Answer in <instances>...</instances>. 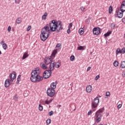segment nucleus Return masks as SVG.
<instances>
[{
  "instance_id": "52",
  "label": "nucleus",
  "mask_w": 125,
  "mask_h": 125,
  "mask_svg": "<svg viewBox=\"0 0 125 125\" xmlns=\"http://www.w3.org/2000/svg\"><path fill=\"white\" fill-rule=\"evenodd\" d=\"M0 54H1V51L0 50Z\"/></svg>"
},
{
  "instance_id": "51",
  "label": "nucleus",
  "mask_w": 125,
  "mask_h": 125,
  "mask_svg": "<svg viewBox=\"0 0 125 125\" xmlns=\"http://www.w3.org/2000/svg\"><path fill=\"white\" fill-rule=\"evenodd\" d=\"M123 75H124V76H125V72H123Z\"/></svg>"
},
{
  "instance_id": "31",
  "label": "nucleus",
  "mask_w": 125,
  "mask_h": 125,
  "mask_svg": "<svg viewBox=\"0 0 125 125\" xmlns=\"http://www.w3.org/2000/svg\"><path fill=\"white\" fill-rule=\"evenodd\" d=\"M78 50H84V47L83 46H80L78 47Z\"/></svg>"
},
{
  "instance_id": "10",
  "label": "nucleus",
  "mask_w": 125,
  "mask_h": 125,
  "mask_svg": "<svg viewBox=\"0 0 125 125\" xmlns=\"http://www.w3.org/2000/svg\"><path fill=\"white\" fill-rule=\"evenodd\" d=\"M93 33L94 35H99L100 34V28L99 27H95L93 29Z\"/></svg>"
},
{
  "instance_id": "40",
  "label": "nucleus",
  "mask_w": 125,
  "mask_h": 125,
  "mask_svg": "<svg viewBox=\"0 0 125 125\" xmlns=\"http://www.w3.org/2000/svg\"><path fill=\"white\" fill-rule=\"evenodd\" d=\"M14 100H15V101H17V100H18V97H17V96H15Z\"/></svg>"
},
{
  "instance_id": "2",
  "label": "nucleus",
  "mask_w": 125,
  "mask_h": 125,
  "mask_svg": "<svg viewBox=\"0 0 125 125\" xmlns=\"http://www.w3.org/2000/svg\"><path fill=\"white\" fill-rule=\"evenodd\" d=\"M41 74V70L39 67L35 68L31 72V76L30 77V81L32 83H39L43 80L42 76L40 75Z\"/></svg>"
},
{
  "instance_id": "42",
  "label": "nucleus",
  "mask_w": 125,
  "mask_h": 125,
  "mask_svg": "<svg viewBox=\"0 0 125 125\" xmlns=\"http://www.w3.org/2000/svg\"><path fill=\"white\" fill-rule=\"evenodd\" d=\"M67 34H71V29L68 28L67 30Z\"/></svg>"
},
{
  "instance_id": "36",
  "label": "nucleus",
  "mask_w": 125,
  "mask_h": 125,
  "mask_svg": "<svg viewBox=\"0 0 125 125\" xmlns=\"http://www.w3.org/2000/svg\"><path fill=\"white\" fill-rule=\"evenodd\" d=\"M75 60V56H71L70 57V61H74V60Z\"/></svg>"
},
{
  "instance_id": "38",
  "label": "nucleus",
  "mask_w": 125,
  "mask_h": 125,
  "mask_svg": "<svg viewBox=\"0 0 125 125\" xmlns=\"http://www.w3.org/2000/svg\"><path fill=\"white\" fill-rule=\"evenodd\" d=\"M53 114H54V113L53 112V111H51L49 112L48 115H49V116H52V115H53Z\"/></svg>"
},
{
  "instance_id": "34",
  "label": "nucleus",
  "mask_w": 125,
  "mask_h": 125,
  "mask_svg": "<svg viewBox=\"0 0 125 125\" xmlns=\"http://www.w3.org/2000/svg\"><path fill=\"white\" fill-rule=\"evenodd\" d=\"M73 27V23H70L68 25V29H71Z\"/></svg>"
},
{
  "instance_id": "18",
  "label": "nucleus",
  "mask_w": 125,
  "mask_h": 125,
  "mask_svg": "<svg viewBox=\"0 0 125 125\" xmlns=\"http://www.w3.org/2000/svg\"><path fill=\"white\" fill-rule=\"evenodd\" d=\"M56 83H52L51 84V88L52 89H55V88H56Z\"/></svg>"
},
{
  "instance_id": "9",
  "label": "nucleus",
  "mask_w": 125,
  "mask_h": 125,
  "mask_svg": "<svg viewBox=\"0 0 125 125\" xmlns=\"http://www.w3.org/2000/svg\"><path fill=\"white\" fill-rule=\"evenodd\" d=\"M116 55H119L120 54H125V48H123L122 49L120 48H117L116 51Z\"/></svg>"
},
{
  "instance_id": "20",
  "label": "nucleus",
  "mask_w": 125,
  "mask_h": 125,
  "mask_svg": "<svg viewBox=\"0 0 125 125\" xmlns=\"http://www.w3.org/2000/svg\"><path fill=\"white\" fill-rule=\"evenodd\" d=\"M120 68L121 69H125V62L122 61L120 65Z\"/></svg>"
},
{
  "instance_id": "15",
  "label": "nucleus",
  "mask_w": 125,
  "mask_h": 125,
  "mask_svg": "<svg viewBox=\"0 0 125 125\" xmlns=\"http://www.w3.org/2000/svg\"><path fill=\"white\" fill-rule=\"evenodd\" d=\"M47 65L48 64H46L45 63H41L40 64V66L41 68L43 69V70H46L47 69Z\"/></svg>"
},
{
  "instance_id": "39",
  "label": "nucleus",
  "mask_w": 125,
  "mask_h": 125,
  "mask_svg": "<svg viewBox=\"0 0 125 125\" xmlns=\"http://www.w3.org/2000/svg\"><path fill=\"white\" fill-rule=\"evenodd\" d=\"M60 46H61V44L59 43H58L56 45V47H57L58 49H60Z\"/></svg>"
},
{
  "instance_id": "23",
  "label": "nucleus",
  "mask_w": 125,
  "mask_h": 125,
  "mask_svg": "<svg viewBox=\"0 0 125 125\" xmlns=\"http://www.w3.org/2000/svg\"><path fill=\"white\" fill-rule=\"evenodd\" d=\"M84 30L83 28H80L79 30V33L80 35H83Z\"/></svg>"
},
{
  "instance_id": "41",
  "label": "nucleus",
  "mask_w": 125,
  "mask_h": 125,
  "mask_svg": "<svg viewBox=\"0 0 125 125\" xmlns=\"http://www.w3.org/2000/svg\"><path fill=\"white\" fill-rule=\"evenodd\" d=\"M15 3L19 4L20 3V0H15Z\"/></svg>"
},
{
  "instance_id": "11",
  "label": "nucleus",
  "mask_w": 125,
  "mask_h": 125,
  "mask_svg": "<svg viewBox=\"0 0 125 125\" xmlns=\"http://www.w3.org/2000/svg\"><path fill=\"white\" fill-rule=\"evenodd\" d=\"M124 12H119V11H116L115 16V17H118V18H123V15Z\"/></svg>"
},
{
  "instance_id": "26",
  "label": "nucleus",
  "mask_w": 125,
  "mask_h": 125,
  "mask_svg": "<svg viewBox=\"0 0 125 125\" xmlns=\"http://www.w3.org/2000/svg\"><path fill=\"white\" fill-rule=\"evenodd\" d=\"M2 46L4 50H6V49L7 48V44L6 43H3L2 45Z\"/></svg>"
},
{
  "instance_id": "32",
  "label": "nucleus",
  "mask_w": 125,
  "mask_h": 125,
  "mask_svg": "<svg viewBox=\"0 0 125 125\" xmlns=\"http://www.w3.org/2000/svg\"><path fill=\"white\" fill-rule=\"evenodd\" d=\"M39 111H42V110H43V107H42V105L41 104L39 105Z\"/></svg>"
},
{
  "instance_id": "7",
  "label": "nucleus",
  "mask_w": 125,
  "mask_h": 125,
  "mask_svg": "<svg viewBox=\"0 0 125 125\" xmlns=\"http://www.w3.org/2000/svg\"><path fill=\"white\" fill-rule=\"evenodd\" d=\"M99 104V98L96 97L94 99V101L92 102V108H96Z\"/></svg>"
},
{
  "instance_id": "14",
  "label": "nucleus",
  "mask_w": 125,
  "mask_h": 125,
  "mask_svg": "<svg viewBox=\"0 0 125 125\" xmlns=\"http://www.w3.org/2000/svg\"><path fill=\"white\" fill-rule=\"evenodd\" d=\"M86 91L88 92V93H90L92 91V86L91 85H88L86 87Z\"/></svg>"
},
{
  "instance_id": "45",
  "label": "nucleus",
  "mask_w": 125,
  "mask_h": 125,
  "mask_svg": "<svg viewBox=\"0 0 125 125\" xmlns=\"http://www.w3.org/2000/svg\"><path fill=\"white\" fill-rule=\"evenodd\" d=\"M90 69H91V67L90 66L88 67L87 68V72H89V71H90Z\"/></svg>"
},
{
  "instance_id": "35",
  "label": "nucleus",
  "mask_w": 125,
  "mask_h": 125,
  "mask_svg": "<svg viewBox=\"0 0 125 125\" xmlns=\"http://www.w3.org/2000/svg\"><path fill=\"white\" fill-rule=\"evenodd\" d=\"M31 29H32V26H31V25H28V26H27V31L28 32H29V31H30V30H31Z\"/></svg>"
},
{
  "instance_id": "1",
  "label": "nucleus",
  "mask_w": 125,
  "mask_h": 125,
  "mask_svg": "<svg viewBox=\"0 0 125 125\" xmlns=\"http://www.w3.org/2000/svg\"><path fill=\"white\" fill-rule=\"evenodd\" d=\"M61 30H63L62 22L60 21H57L53 20L49 23V25H46L42 29L40 38L42 41L44 42V41L47 40L50 31L52 32L56 31L58 33L60 32Z\"/></svg>"
},
{
  "instance_id": "25",
  "label": "nucleus",
  "mask_w": 125,
  "mask_h": 125,
  "mask_svg": "<svg viewBox=\"0 0 125 125\" xmlns=\"http://www.w3.org/2000/svg\"><path fill=\"white\" fill-rule=\"evenodd\" d=\"M29 56V54H28V53H25L22 57V59H26V58H27V57H28Z\"/></svg>"
},
{
  "instance_id": "37",
  "label": "nucleus",
  "mask_w": 125,
  "mask_h": 125,
  "mask_svg": "<svg viewBox=\"0 0 125 125\" xmlns=\"http://www.w3.org/2000/svg\"><path fill=\"white\" fill-rule=\"evenodd\" d=\"M7 31L9 32V33H10V31H11V26H9L8 27Z\"/></svg>"
},
{
  "instance_id": "46",
  "label": "nucleus",
  "mask_w": 125,
  "mask_h": 125,
  "mask_svg": "<svg viewBox=\"0 0 125 125\" xmlns=\"http://www.w3.org/2000/svg\"><path fill=\"white\" fill-rule=\"evenodd\" d=\"M106 96H110V92H106Z\"/></svg>"
},
{
  "instance_id": "49",
  "label": "nucleus",
  "mask_w": 125,
  "mask_h": 125,
  "mask_svg": "<svg viewBox=\"0 0 125 125\" xmlns=\"http://www.w3.org/2000/svg\"><path fill=\"white\" fill-rule=\"evenodd\" d=\"M91 114V110H89L88 112V115L89 116Z\"/></svg>"
},
{
  "instance_id": "50",
  "label": "nucleus",
  "mask_w": 125,
  "mask_h": 125,
  "mask_svg": "<svg viewBox=\"0 0 125 125\" xmlns=\"http://www.w3.org/2000/svg\"><path fill=\"white\" fill-rule=\"evenodd\" d=\"M122 22H123V23H125V18L122 19Z\"/></svg>"
},
{
  "instance_id": "13",
  "label": "nucleus",
  "mask_w": 125,
  "mask_h": 125,
  "mask_svg": "<svg viewBox=\"0 0 125 125\" xmlns=\"http://www.w3.org/2000/svg\"><path fill=\"white\" fill-rule=\"evenodd\" d=\"M120 10L122 12H125V1H123L121 5Z\"/></svg>"
},
{
  "instance_id": "48",
  "label": "nucleus",
  "mask_w": 125,
  "mask_h": 125,
  "mask_svg": "<svg viewBox=\"0 0 125 125\" xmlns=\"http://www.w3.org/2000/svg\"><path fill=\"white\" fill-rule=\"evenodd\" d=\"M3 43H4V41L2 40L0 42V44H1L2 45L3 44Z\"/></svg>"
},
{
  "instance_id": "22",
  "label": "nucleus",
  "mask_w": 125,
  "mask_h": 125,
  "mask_svg": "<svg viewBox=\"0 0 125 125\" xmlns=\"http://www.w3.org/2000/svg\"><path fill=\"white\" fill-rule=\"evenodd\" d=\"M112 34V31H109L106 33L104 34V36L105 38H107V37H109L110 35Z\"/></svg>"
},
{
  "instance_id": "17",
  "label": "nucleus",
  "mask_w": 125,
  "mask_h": 125,
  "mask_svg": "<svg viewBox=\"0 0 125 125\" xmlns=\"http://www.w3.org/2000/svg\"><path fill=\"white\" fill-rule=\"evenodd\" d=\"M56 53H57V50H54L50 57L52 58L53 59H54V58H55V55H56Z\"/></svg>"
},
{
  "instance_id": "4",
  "label": "nucleus",
  "mask_w": 125,
  "mask_h": 125,
  "mask_svg": "<svg viewBox=\"0 0 125 125\" xmlns=\"http://www.w3.org/2000/svg\"><path fill=\"white\" fill-rule=\"evenodd\" d=\"M103 110V108H101L96 112L95 120H96V123H99L100 121H101Z\"/></svg>"
},
{
  "instance_id": "28",
  "label": "nucleus",
  "mask_w": 125,
  "mask_h": 125,
  "mask_svg": "<svg viewBox=\"0 0 125 125\" xmlns=\"http://www.w3.org/2000/svg\"><path fill=\"white\" fill-rule=\"evenodd\" d=\"M21 75H20L18 76L17 83H19V82L21 81Z\"/></svg>"
},
{
  "instance_id": "24",
  "label": "nucleus",
  "mask_w": 125,
  "mask_h": 125,
  "mask_svg": "<svg viewBox=\"0 0 125 125\" xmlns=\"http://www.w3.org/2000/svg\"><path fill=\"white\" fill-rule=\"evenodd\" d=\"M47 17V13L45 12L42 16V20H45Z\"/></svg>"
},
{
  "instance_id": "6",
  "label": "nucleus",
  "mask_w": 125,
  "mask_h": 125,
  "mask_svg": "<svg viewBox=\"0 0 125 125\" xmlns=\"http://www.w3.org/2000/svg\"><path fill=\"white\" fill-rule=\"evenodd\" d=\"M54 61V59L52 58L51 56H49L45 58L44 60V62L46 65H49L50 64L52 61Z\"/></svg>"
},
{
  "instance_id": "27",
  "label": "nucleus",
  "mask_w": 125,
  "mask_h": 125,
  "mask_svg": "<svg viewBox=\"0 0 125 125\" xmlns=\"http://www.w3.org/2000/svg\"><path fill=\"white\" fill-rule=\"evenodd\" d=\"M113 65L115 67H118V66H119V62L117 61H115L113 62Z\"/></svg>"
},
{
  "instance_id": "21",
  "label": "nucleus",
  "mask_w": 125,
  "mask_h": 125,
  "mask_svg": "<svg viewBox=\"0 0 125 125\" xmlns=\"http://www.w3.org/2000/svg\"><path fill=\"white\" fill-rule=\"evenodd\" d=\"M21 22H22V18L21 17H19L17 19L16 23H17V24H20Z\"/></svg>"
},
{
  "instance_id": "12",
  "label": "nucleus",
  "mask_w": 125,
  "mask_h": 125,
  "mask_svg": "<svg viewBox=\"0 0 125 125\" xmlns=\"http://www.w3.org/2000/svg\"><path fill=\"white\" fill-rule=\"evenodd\" d=\"M55 67V61H52L50 63L49 69L50 71H53L54 70V67Z\"/></svg>"
},
{
  "instance_id": "19",
  "label": "nucleus",
  "mask_w": 125,
  "mask_h": 125,
  "mask_svg": "<svg viewBox=\"0 0 125 125\" xmlns=\"http://www.w3.org/2000/svg\"><path fill=\"white\" fill-rule=\"evenodd\" d=\"M52 102V100H49V98H47L45 101V104H48Z\"/></svg>"
},
{
  "instance_id": "3",
  "label": "nucleus",
  "mask_w": 125,
  "mask_h": 125,
  "mask_svg": "<svg viewBox=\"0 0 125 125\" xmlns=\"http://www.w3.org/2000/svg\"><path fill=\"white\" fill-rule=\"evenodd\" d=\"M9 79H6L4 83V86L5 87H8L10 84L13 83V80H15L16 79V72H13L12 74H10L9 75Z\"/></svg>"
},
{
  "instance_id": "8",
  "label": "nucleus",
  "mask_w": 125,
  "mask_h": 125,
  "mask_svg": "<svg viewBox=\"0 0 125 125\" xmlns=\"http://www.w3.org/2000/svg\"><path fill=\"white\" fill-rule=\"evenodd\" d=\"M51 76V70H47L45 71L43 73L44 79H48Z\"/></svg>"
},
{
  "instance_id": "43",
  "label": "nucleus",
  "mask_w": 125,
  "mask_h": 125,
  "mask_svg": "<svg viewBox=\"0 0 125 125\" xmlns=\"http://www.w3.org/2000/svg\"><path fill=\"white\" fill-rule=\"evenodd\" d=\"M99 78H100V76L99 75H97L96 77H95V81H98V79H99Z\"/></svg>"
},
{
  "instance_id": "5",
  "label": "nucleus",
  "mask_w": 125,
  "mask_h": 125,
  "mask_svg": "<svg viewBox=\"0 0 125 125\" xmlns=\"http://www.w3.org/2000/svg\"><path fill=\"white\" fill-rule=\"evenodd\" d=\"M46 94L49 97H53L55 95V90L51 89V88H48L46 90Z\"/></svg>"
},
{
  "instance_id": "33",
  "label": "nucleus",
  "mask_w": 125,
  "mask_h": 125,
  "mask_svg": "<svg viewBox=\"0 0 125 125\" xmlns=\"http://www.w3.org/2000/svg\"><path fill=\"white\" fill-rule=\"evenodd\" d=\"M46 125H49V124H50L51 123V119H48L47 120H46Z\"/></svg>"
},
{
  "instance_id": "16",
  "label": "nucleus",
  "mask_w": 125,
  "mask_h": 125,
  "mask_svg": "<svg viewBox=\"0 0 125 125\" xmlns=\"http://www.w3.org/2000/svg\"><path fill=\"white\" fill-rule=\"evenodd\" d=\"M61 66V62L59 61H58L57 62H55V67H56L57 69L58 68H60Z\"/></svg>"
},
{
  "instance_id": "29",
  "label": "nucleus",
  "mask_w": 125,
  "mask_h": 125,
  "mask_svg": "<svg viewBox=\"0 0 125 125\" xmlns=\"http://www.w3.org/2000/svg\"><path fill=\"white\" fill-rule=\"evenodd\" d=\"M80 10H81V11H82L83 12L85 11V6H82L81 7H80Z\"/></svg>"
},
{
  "instance_id": "47",
  "label": "nucleus",
  "mask_w": 125,
  "mask_h": 125,
  "mask_svg": "<svg viewBox=\"0 0 125 125\" xmlns=\"http://www.w3.org/2000/svg\"><path fill=\"white\" fill-rule=\"evenodd\" d=\"M111 28H115V24H114V23H111Z\"/></svg>"
},
{
  "instance_id": "30",
  "label": "nucleus",
  "mask_w": 125,
  "mask_h": 125,
  "mask_svg": "<svg viewBox=\"0 0 125 125\" xmlns=\"http://www.w3.org/2000/svg\"><path fill=\"white\" fill-rule=\"evenodd\" d=\"M108 11H109V14H111L112 13V11H113V7H112V6H109Z\"/></svg>"
},
{
  "instance_id": "44",
  "label": "nucleus",
  "mask_w": 125,
  "mask_h": 125,
  "mask_svg": "<svg viewBox=\"0 0 125 125\" xmlns=\"http://www.w3.org/2000/svg\"><path fill=\"white\" fill-rule=\"evenodd\" d=\"M117 108L119 110V109L122 108V104H119L118 106H117Z\"/></svg>"
}]
</instances>
